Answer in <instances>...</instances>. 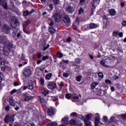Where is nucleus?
<instances>
[{
    "label": "nucleus",
    "mask_w": 126,
    "mask_h": 126,
    "mask_svg": "<svg viewBox=\"0 0 126 126\" xmlns=\"http://www.w3.org/2000/svg\"><path fill=\"white\" fill-rule=\"evenodd\" d=\"M18 85H19V83H18V82H15L14 83V86H18Z\"/></svg>",
    "instance_id": "nucleus-58"
},
{
    "label": "nucleus",
    "mask_w": 126,
    "mask_h": 126,
    "mask_svg": "<svg viewBox=\"0 0 126 126\" xmlns=\"http://www.w3.org/2000/svg\"><path fill=\"white\" fill-rule=\"evenodd\" d=\"M115 60H117V58L114 56H111L110 57L102 60L100 62V64L104 66V67H110V65L111 64L112 62H114Z\"/></svg>",
    "instance_id": "nucleus-1"
},
{
    "label": "nucleus",
    "mask_w": 126,
    "mask_h": 126,
    "mask_svg": "<svg viewBox=\"0 0 126 126\" xmlns=\"http://www.w3.org/2000/svg\"><path fill=\"white\" fill-rule=\"evenodd\" d=\"M8 65V62L6 61H3L1 63V69L3 71H4L5 70V68H6V67Z\"/></svg>",
    "instance_id": "nucleus-8"
},
{
    "label": "nucleus",
    "mask_w": 126,
    "mask_h": 126,
    "mask_svg": "<svg viewBox=\"0 0 126 126\" xmlns=\"http://www.w3.org/2000/svg\"><path fill=\"white\" fill-rule=\"evenodd\" d=\"M41 57H42V55L41 54V53H39L37 54L38 59H41Z\"/></svg>",
    "instance_id": "nucleus-61"
},
{
    "label": "nucleus",
    "mask_w": 126,
    "mask_h": 126,
    "mask_svg": "<svg viewBox=\"0 0 126 126\" xmlns=\"http://www.w3.org/2000/svg\"><path fill=\"white\" fill-rule=\"evenodd\" d=\"M52 100L53 101H54V102H56V101H58V100H59V98H58V97L53 96L52 97Z\"/></svg>",
    "instance_id": "nucleus-42"
},
{
    "label": "nucleus",
    "mask_w": 126,
    "mask_h": 126,
    "mask_svg": "<svg viewBox=\"0 0 126 126\" xmlns=\"http://www.w3.org/2000/svg\"><path fill=\"white\" fill-rule=\"evenodd\" d=\"M63 63H69V60H63Z\"/></svg>",
    "instance_id": "nucleus-51"
},
{
    "label": "nucleus",
    "mask_w": 126,
    "mask_h": 126,
    "mask_svg": "<svg viewBox=\"0 0 126 126\" xmlns=\"http://www.w3.org/2000/svg\"><path fill=\"white\" fill-rule=\"evenodd\" d=\"M84 12V10L82 8H80V9H79L78 11V14H81V13H83Z\"/></svg>",
    "instance_id": "nucleus-40"
},
{
    "label": "nucleus",
    "mask_w": 126,
    "mask_h": 126,
    "mask_svg": "<svg viewBox=\"0 0 126 126\" xmlns=\"http://www.w3.org/2000/svg\"><path fill=\"white\" fill-rule=\"evenodd\" d=\"M121 6H122V7H124V6H125V5H126V3L124 2H122L121 3Z\"/></svg>",
    "instance_id": "nucleus-60"
},
{
    "label": "nucleus",
    "mask_w": 126,
    "mask_h": 126,
    "mask_svg": "<svg viewBox=\"0 0 126 126\" xmlns=\"http://www.w3.org/2000/svg\"><path fill=\"white\" fill-rule=\"evenodd\" d=\"M96 92L97 93V94L100 95H102V93H103V91L100 89H97Z\"/></svg>",
    "instance_id": "nucleus-37"
},
{
    "label": "nucleus",
    "mask_w": 126,
    "mask_h": 126,
    "mask_svg": "<svg viewBox=\"0 0 126 126\" xmlns=\"http://www.w3.org/2000/svg\"><path fill=\"white\" fill-rule=\"evenodd\" d=\"M53 76V74L50 73L47 74L46 76H45V78L46 79H47V80H50V79H51V78H52V77Z\"/></svg>",
    "instance_id": "nucleus-24"
},
{
    "label": "nucleus",
    "mask_w": 126,
    "mask_h": 126,
    "mask_svg": "<svg viewBox=\"0 0 126 126\" xmlns=\"http://www.w3.org/2000/svg\"><path fill=\"white\" fill-rule=\"evenodd\" d=\"M48 59H49V56H43L42 57V61H46V60H48Z\"/></svg>",
    "instance_id": "nucleus-44"
},
{
    "label": "nucleus",
    "mask_w": 126,
    "mask_h": 126,
    "mask_svg": "<svg viewBox=\"0 0 126 126\" xmlns=\"http://www.w3.org/2000/svg\"><path fill=\"white\" fill-rule=\"evenodd\" d=\"M27 88H28V87L26 86L22 87V89H23V90H26V89H27Z\"/></svg>",
    "instance_id": "nucleus-62"
},
{
    "label": "nucleus",
    "mask_w": 126,
    "mask_h": 126,
    "mask_svg": "<svg viewBox=\"0 0 126 126\" xmlns=\"http://www.w3.org/2000/svg\"><path fill=\"white\" fill-rule=\"evenodd\" d=\"M9 103L10 106H12L13 107H14V106H15V101L13 100V99L11 98H9Z\"/></svg>",
    "instance_id": "nucleus-23"
},
{
    "label": "nucleus",
    "mask_w": 126,
    "mask_h": 126,
    "mask_svg": "<svg viewBox=\"0 0 126 126\" xmlns=\"http://www.w3.org/2000/svg\"><path fill=\"white\" fill-rule=\"evenodd\" d=\"M103 119L104 122H107L108 121V117H107L106 116H103Z\"/></svg>",
    "instance_id": "nucleus-56"
},
{
    "label": "nucleus",
    "mask_w": 126,
    "mask_h": 126,
    "mask_svg": "<svg viewBox=\"0 0 126 126\" xmlns=\"http://www.w3.org/2000/svg\"><path fill=\"white\" fill-rule=\"evenodd\" d=\"M96 117L95 118V126H97L98 124L100 121V115L98 113L95 114Z\"/></svg>",
    "instance_id": "nucleus-14"
},
{
    "label": "nucleus",
    "mask_w": 126,
    "mask_h": 126,
    "mask_svg": "<svg viewBox=\"0 0 126 126\" xmlns=\"http://www.w3.org/2000/svg\"><path fill=\"white\" fill-rule=\"evenodd\" d=\"M58 124L56 122H50L48 123L47 126H57Z\"/></svg>",
    "instance_id": "nucleus-28"
},
{
    "label": "nucleus",
    "mask_w": 126,
    "mask_h": 126,
    "mask_svg": "<svg viewBox=\"0 0 126 126\" xmlns=\"http://www.w3.org/2000/svg\"><path fill=\"white\" fill-rule=\"evenodd\" d=\"M29 86L28 87V89H30V90H32L33 89V85L34 84V83L32 81H29Z\"/></svg>",
    "instance_id": "nucleus-22"
},
{
    "label": "nucleus",
    "mask_w": 126,
    "mask_h": 126,
    "mask_svg": "<svg viewBox=\"0 0 126 126\" xmlns=\"http://www.w3.org/2000/svg\"><path fill=\"white\" fill-rule=\"evenodd\" d=\"M93 115L92 114H88L86 116V119L87 120H85V117L82 116H80L79 117V119H81V120H82V121H84L85 122V125L86 126H91V122H90L89 119L93 117Z\"/></svg>",
    "instance_id": "nucleus-2"
},
{
    "label": "nucleus",
    "mask_w": 126,
    "mask_h": 126,
    "mask_svg": "<svg viewBox=\"0 0 126 126\" xmlns=\"http://www.w3.org/2000/svg\"><path fill=\"white\" fill-rule=\"evenodd\" d=\"M66 41L67 42H71V37H69L67 38Z\"/></svg>",
    "instance_id": "nucleus-59"
},
{
    "label": "nucleus",
    "mask_w": 126,
    "mask_h": 126,
    "mask_svg": "<svg viewBox=\"0 0 126 126\" xmlns=\"http://www.w3.org/2000/svg\"><path fill=\"white\" fill-rule=\"evenodd\" d=\"M100 0H94V4L93 5V7L95 8L96 5H98V4L99 3Z\"/></svg>",
    "instance_id": "nucleus-27"
},
{
    "label": "nucleus",
    "mask_w": 126,
    "mask_h": 126,
    "mask_svg": "<svg viewBox=\"0 0 126 126\" xmlns=\"http://www.w3.org/2000/svg\"><path fill=\"white\" fill-rule=\"evenodd\" d=\"M71 125H75V120H71L70 121Z\"/></svg>",
    "instance_id": "nucleus-47"
},
{
    "label": "nucleus",
    "mask_w": 126,
    "mask_h": 126,
    "mask_svg": "<svg viewBox=\"0 0 126 126\" xmlns=\"http://www.w3.org/2000/svg\"><path fill=\"white\" fill-rule=\"evenodd\" d=\"M109 14L111 15V16H114V15H116V11L114 9H112L109 10Z\"/></svg>",
    "instance_id": "nucleus-25"
},
{
    "label": "nucleus",
    "mask_w": 126,
    "mask_h": 126,
    "mask_svg": "<svg viewBox=\"0 0 126 126\" xmlns=\"http://www.w3.org/2000/svg\"><path fill=\"white\" fill-rule=\"evenodd\" d=\"M121 116L124 120H126V114H122Z\"/></svg>",
    "instance_id": "nucleus-55"
},
{
    "label": "nucleus",
    "mask_w": 126,
    "mask_h": 126,
    "mask_svg": "<svg viewBox=\"0 0 126 126\" xmlns=\"http://www.w3.org/2000/svg\"><path fill=\"white\" fill-rule=\"evenodd\" d=\"M70 117H76L77 116V114L76 112H73L70 114Z\"/></svg>",
    "instance_id": "nucleus-41"
},
{
    "label": "nucleus",
    "mask_w": 126,
    "mask_h": 126,
    "mask_svg": "<svg viewBox=\"0 0 126 126\" xmlns=\"http://www.w3.org/2000/svg\"><path fill=\"white\" fill-rule=\"evenodd\" d=\"M75 62L77 63H80V60L79 59H77L75 60Z\"/></svg>",
    "instance_id": "nucleus-57"
},
{
    "label": "nucleus",
    "mask_w": 126,
    "mask_h": 126,
    "mask_svg": "<svg viewBox=\"0 0 126 126\" xmlns=\"http://www.w3.org/2000/svg\"><path fill=\"white\" fill-rule=\"evenodd\" d=\"M53 2L55 4H59L60 3V0H53Z\"/></svg>",
    "instance_id": "nucleus-45"
},
{
    "label": "nucleus",
    "mask_w": 126,
    "mask_h": 126,
    "mask_svg": "<svg viewBox=\"0 0 126 126\" xmlns=\"http://www.w3.org/2000/svg\"><path fill=\"white\" fill-rule=\"evenodd\" d=\"M62 124H63L64 125H68V124L69 123V122H68V118L65 117L64 118H63L62 119V121H61Z\"/></svg>",
    "instance_id": "nucleus-17"
},
{
    "label": "nucleus",
    "mask_w": 126,
    "mask_h": 126,
    "mask_svg": "<svg viewBox=\"0 0 126 126\" xmlns=\"http://www.w3.org/2000/svg\"><path fill=\"white\" fill-rule=\"evenodd\" d=\"M56 83L55 82H50L48 85V88L49 89H55L56 88Z\"/></svg>",
    "instance_id": "nucleus-15"
},
{
    "label": "nucleus",
    "mask_w": 126,
    "mask_h": 126,
    "mask_svg": "<svg viewBox=\"0 0 126 126\" xmlns=\"http://www.w3.org/2000/svg\"><path fill=\"white\" fill-rule=\"evenodd\" d=\"M42 94H43L44 96H47V94H49V91H48L47 89H44L42 92Z\"/></svg>",
    "instance_id": "nucleus-32"
},
{
    "label": "nucleus",
    "mask_w": 126,
    "mask_h": 126,
    "mask_svg": "<svg viewBox=\"0 0 126 126\" xmlns=\"http://www.w3.org/2000/svg\"><path fill=\"white\" fill-rule=\"evenodd\" d=\"M39 99L40 100V101L41 102V103L42 104V105H43V106H46V105H47V101H45V100L44 99V98H43L41 96H39Z\"/></svg>",
    "instance_id": "nucleus-19"
},
{
    "label": "nucleus",
    "mask_w": 126,
    "mask_h": 126,
    "mask_svg": "<svg viewBox=\"0 0 126 126\" xmlns=\"http://www.w3.org/2000/svg\"><path fill=\"white\" fill-rule=\"evenodd\" d=\"M113 79H119V78H120V74H117V75H114L113 77H112Z\"/></svg>",
    "instance_id": "nucleus-35"
},
{
    "label": "nucleus",
    "mask_w": 126,
    "mask_h": 126,
    "mask_svg": "<svg viewBox=\"0 0 126 126\" xmlns=\"http://www.w3.org/2000/svg\"><path fill=\"white\" fill-rule=\"evenodd\" d=\"M98 77H99V78H103V77H104V75H103V73H102V72L98 73Z\"/></svg>",
    "instance_id": "nucleus-38"
},
{
    "label": "nucleus",
    "mask_w": 126,
    "mask_h": 126,
    "mask_svg": "<svg viewBox=\"0 0 126 126\" xmlns=\"http://www.w3.org/2000/svg\"><path fill=\"white\" fill-rule=\"evenodd\" d=\"M65 97L66 99H72L73 98V99H75V100H77V101H78V99L79 98L78 95L76 94H66Z\"/></svg>",
    "instance_id": "nucleus-6"
},
{
    "label": "nucleus",
    "mask_w": 126,
    "mask_h": 126,
    "mask_svg": "<svg viewBox=\"0 0 126 126\" xmlns=\"http://www.w3.org/2000/svg\"><path fill=\"white\" fill-rule=\"evenodd\" d=\"M89 57H90V59H91V60H94V57L92 56V55L90 54Z\"/></svg>",
    "instance_id": "nucleus-63"
},
{
    "label": "nucleus",
    "mask_w": 126,
    "mask_h": 126,
    "mask_svg": "<svg viewBox=\"0 0 126 126\" xmlns=\"http://www.w3.org/2000/svg\"><path fill=\"white\" fill-rule=\"evenodd\" d=\"M5 124H8V123H13L14 122V116L7 115L5 118Z\"/></svg>",
    "instance_id": "nucleus-4"
},
{
    "label": "nucleus",
    "mask_w": 126,
    "mask_h": 126,
    "mask_svg": "<svg viewBox=\"0 0 126 126\" xmlns=\"http://www.w3.org/2000/svg\"><path fill=\"white\" fill-rule=\"evenodd\" d=\"M13 51V46H12V45L10 44L8 48L6 47L4 48V54L5 55H7V53H9V52H12Z\"/></svg>",
    "instance_id": "nucleus-7"
},
{
    "label": "nucleus",
    "mask_w": 126,
    "mask_h": 126,
    "mask_svg": "<svg viewBox=\"0 0 126 126\" xmlns=\"http://www.w3.org/2000/svg\"><path fill=\"white\" fill-rule=\"evenodd\" d=\"M82 77V76H81V75H79V76H77L76 77V79L77 81H78V82H80V81H81Z\"/></svg>",
    "instance_id": "nucleus-33"
},
{
    "label": "nucleus",
    "mask_w": 126,
    "mask_h": 126,
    "mask_svg": "<svg viewBox=\"0 0 126 126\" xmlns=\"http://www.w3.org/2000/svg\"><path fill=\"white\" fill-rule=\"evenodd\" d=\"M118 34H119V33L117 32H113V36H115V37L118 36Z\"/></svg>",
    "instance_id": "nucleus-53"
},
{
    "label": "nucleus",
    "mask_w": 126,
    "mask_h": 126,
    "mask_svg": "<svg viewBox=\"0 0 126 126\" xmlns=\"http://www.w3.org/2000/svg\"><path fill=\"white\" fill-rule=\"evenodd\" d=\"M80 3L82 4V5H83V4L85 3V0H81Z\"/></svg>",
    "instance_id": "nucleus-52"
},
{
    "label": "nucleus",
    "mask_w": 126,
    "mask_h": 126,
    "mask_svg": "<svg viewBox=\"0 0 126 126\" xmlns=\"http://www.w3.org/2000/svg\"><path fill=\"white\" fill-rule=\"evenodd\" d=\"M49 32L50 33H51V34H54V33L56 32V30H55V29H54L53 27H50L49 28Z\"/></svg>",
    "instance_id": "nucleus-30"
},
{
    "label": "nucleus",
    "mask_w": 126,
    "mask_h": 126,
    "mask_svg": "<svg viewBox=\"0 0 126 126\" xmlns=\"http://www.w3.org/2000/svg\"><path fill=\"white\" fill-rule=\"evenodd\" d=\"M68 76H69V75H68V73H64L63 74V76L64 77H68Z\"/></svg>",
    "instance_id": "nucleus-50"
},
{
    "label": "nucleus",
    "mask_w": 126,
    "mask_h": 126,
    "mask_svg": "<svg viewBox=\"0 0 126 126\" xmlns=\"http://www.w3.org/2000/svg\"><path fill=\"white\" fill-rule=\"evenodd\" d=\"M31 70L29 69H26L23 72V75L26 77H29L31 75Z\"/></svg>",
    "instance_id": "nucleus-9"
},
{
    "label": "nucleus",
    "mask_w": 126,
    "mask_h": 126,
    "mask_svg": "<svg viewBox=\"0 0 126 126\" xmlns=\"http://www.w3.org/2000/svg\"><path fill=\"white\" fill-rule=\"evenodd\" d=\"M22 62H24V63L25 62V60H27V59H25V54H22Z\"/></svg>",
    "instance_id": "nucleus-39"
},
{
    "label": "nucleus",
    "mask_w": 126,
    "mask_h": 126,
    "mask_svg": "<svg viewBox=\"0 0 126 126\" xmlns=\"http://www.w3.org/2000/svg\"><path fill=\"white\" fill-rule=\"evenodd\" d=\"M97 27H99L98 24L92 23L85 27H82L81 29L83 31H85V30H89V29H95Z\"/></svg>",
    "instance_id": "nucleus-3"
},
{
    "label": "nucleus",
    "mask_w": 126,
    "mask_h": 126,
    "mask_svg": "<svg viewBox=\"0 0 126 126\" xmlns=\"http://www.w3.org/2000/svg\"><path fill=\"white\" fill-rule=\"evenodd\" d=\"M57 55L58 56L59 58H60V59H62V58L63 57V53H61V52H57Z\"/></svg>",
    "instance_id": "nucleus-36"
},
{
    "label": "nucleus",
    "mask_w": 126,
    "mask_h": 126,
    "mask_svg": "<svg viewBox=\"0 0 126 126\" xmlns=\"http://www.w3.org/2000/svg\"><path fill=\"white\" fill-rule=\"evenodd\" d=\"M41 46L43 47V51H46L49 47H50V45L49 44H46V42L43 41L42 44H41Z\"/></svg>",
    "instance_id": "nucleus-20"
},
{
    "label": "nucleus",
    "mask_w": 126,
    "mask_h": 126,
    "mask_svg": "<svg viewBox=\"0 0 126 126\" xmlns=\"http://www.w3.org/2000/svg\"><path fill=\"white\" fill-rule=\"evenodd\" d=\"M75 22L77 25H78L79 24V18L77 17Z\"/></svg>",
    "instance_id": "nucleus-43"
},
{
    "label": "nucleus",
    "mask_w": 126,
    "mask_h": 126,
    "mask_svg": "<svg viewBox=\"0 0 126 126\" xmlns=\"http://www.w3.org/2000/svg\"><path fill=\"white\" fill-rule=\"evenodd\" d=\"M66 12H68V13H72L73 12V9L70 5H67L66 6Z\"/></svg>",
    "instance_id": "nucleus-12"
},
{
    "label": "nucleus",
    "mask_w": 126,
    "mask_h": 126,
    "mask_svg": "<svg viewBox=\"0 0 126 126\" xmlns=\"http://www.w3.org/2000/svg\"><path fill=\"white\" fill-rule=\"evenodd\" d=\"M11 23L12 27L16 28L18 25H19V22H18L17 19L14 16L12 17Z\"/></svg>",
    "instance_id": "nucleus-5"
},
{
    "label": "nucleus",
    "mask_w": 126,
    "mask_h": 126,
    "mask_svg": "<svg viewBox=\"0 0 126 126\" xmlns=\"http://www.w3.org/2000/svg\"><path fill=\"white\" fill-rule=\"evenodd\" d=\"M2 30L4 33H7L9 32V28H8V25H4L3 27Z\"/></svg>",
    "instance_id": "nucleus-16"
},
{
    "label": "nucleus",
    "mask_w": 126,
    "mask_h": 126,
    "mask_svg": "<svg viewBox=\"0 0 126 126\" xmlns=\"http://www.w3.org/2000/svg\"><path fill=\"white\" fill-rule=\"evenodd\" d=\"M99 84V83L97 82H95L91 84V88L92 89H94V88H95L96 87V86H97V85H98Z\"/></svg>",
    "instance_id": "nucleus-26"
},
{
    "label": "nucleus",
    "mask_w": 126,
    "mask_h": 126,
    "mask_svg": "<svg viewBox=\"0 0 126 126\" xmlns=\"http://www.w3.org/2000/svg\"><path fill=\"white\" fill-rule=\"evenodd\" d=\"M29 23H30V21H28L23 24L24 32H25V33H26L27 34H29V32H27V31H26V29H25L26 28V26H27L28 24H29ZM25 24H26V26H25Z\"/></svg>",
    "instance_id": "nucleus-21"
},
{
    "label": "nucleus",
    "mask_w": 126,
    "mask_h": 126,
    "mask_svg": "<svg viewBox=\"0 0 126 126\" xmlns=\"http://www.w3.org/2000/svg\"><path fill=\"white\" fill-rule=\"evenodd\" d=\"M49 6L51 10H53V9L54 8V5H53V4H50L49 5Z\"/></svg>",
    "instance_id": "nucleus-49"
},
{
    "label": "nucleus",
    "mask_w": 126,
    "mask_h": 126,
    "mask_svg": "<svg viewBox=\"0 0 126 126\" xmlns=\"http://www.w3.org/2000/svg\"><path fill=\"white\" fill-rule=\"evenodd\" d=\"M55 112L56 110H55V108H53L52 107H51L48 110V114L49 116H53V115L55 114Z\"/></svg>",
    "instance_id": "nucleus-13"
},
{
    "label": "nucleus",
    "mask_w": 126,
    "mask_h": 126,
    "mask_svg": "<svg viewBox=\"0 0 126 126\" xmlns=\"http://www.w3.org/2000/svg\"><path fill=\"white\" fill-rule=\"evenodd\" d=\"M22 64H20L19 65L20 67H21V66H23V65H25V64H27V63H28V60H25V62H22Z\"/></svg>",
    "instance_id": "nucleus-31"
},
{
    "label": "nucleus",
    "mask_w": 126,
    "mask_h": 126,
    "mask_svg": "<svg viewBox=\"0 0 126 126\" xmlns=\"http://www.w3.org/2000/svg\"><path fill=\"white\" fill-rule=\"evenodd\" d=\"M61 18L60 14H55L52 17V19H54L55 21H57L58 22L61 21Z\"/></svg>",
    "instance_id": "nucleus-10"
},
{
    "label": "nucleus",
    "mask_w": 126,
    "mask_h": 126,
    "mask_svg": "<svg viewBox=\"0 0 126 126\" xmlns=\"http://www.w3.org/2000/svg\"><path fill=\"white\" fill-rule=\"evenodd\" d=\"M63 21H64V23H66V24H68L69 25L70 24V23H69V18H68L67 16H65L63 17Z\"/></svg>",
    "instance_id": "nucleus-18"
},
{
    "label": "nucleus",
    "mask_w": 126,
    "mask_h": 126,
    "mask_svg": "<svg viewBox=\"0 0 126 126\" xmlns=\"http://www.w3.org/2000/svg\"><path fill=\"white\" fill-rule=\"evenodd\" d=\"M111 82H112L110 80L107 79V80H105V83L106 84H111Z\"/></svg>",
    "instance_id": "nucleus-46"
},
{
    "label": "nucleus",
    "mask_w": 126,
    "mask_h": 126,
    "mask_svg": "<svg viewBox=\"0 0 126 126\" xmlns=\"http://www.w3.org/2000/svg\"><path fill=\"white\" fill-rule=\"evenodd\" d=\"M26 126H35V124H34L33 123H32L28 124Z\"/></svg>",
    "instance_id": "nucleus-54"
},
{
    "label": "nucleus",
    "mask_w": 126,
    "mask_h": 126,
    "mask_svg": "<svg viewBox=\"0 0 126 126\" xmlns=\"http://www.w3.org/2000/svg\"><path fill=\"white\" fill-rule=\"evenodd\" d=\"M40 84L42 86H44L45 85V81L44 80V78H40Z\"/></svg>",
    "instance_id": "nucleus-34"
},
{
    "label": "nucleus",
    "mask_w": 126,
    "mask_h": 126,
    "mask_svg": "<svg viewBox=\"0 0 126 126\" xmlns=\"http://www.w3.org/2000/svg\"><path fill=\"white\" fill-rule=\"evenodd\" d=\"M33 99V97L31 95H28L25 97V101H30V100H32Z\"/></svg>",
    "instance_id": "nucleus-29"
},
{
    "label": "nucleus",
    "mask_w": 126,
    "mask_h": 126,
    "mask_svg": "<svg viewBox=\"0 0 126 126\" xmlns=\"http://www.w3.org/2000/svg\"><path fill=\"white\" fill-rule=\"evenodd\" d=\"M24 15L25 16H27V15H29V12L28 11H26V12H24Z\"/></svg>",
    "instance_id": "nucleus-48"
},
{
    "label": "nucleus",
    "mask_w": 126,
    "mask_h": 126,
    "mask_svg": "<svg viewBox=\"0 0 126 126\" xmlns=\"http://www.w3.org/2000/svg\"><path fill=\"white\" fill-rule=\"evenodd\" d=\"M122 25H123V26H126V21H124L122 22Z\"/></svg>",
    "instance_id": "nucleus-64"
},
{
    "label": "nucleus",
    "mask_w": 126,
    "mask_h": 126,
    "mask_svg": "<svg viewBox=\"0 0 126 126\" xmlns=\"http://www.w3.org/2000/svg\"><path fill=\"white\" fill-rule=\"evenodd\" d=\"M0 5H2L5 9H7V3L5 0H0Z\"/></svg>",
    "instance_id": "nucleus-11"
}]
</instances>
